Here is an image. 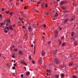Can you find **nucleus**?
<instances>
[{
  "mask_svg": "<svg viewBox=\"0 0 78 78\" xmlns=\"http://www.w3.org/2000/svg\"><path fill=\"white\" fill-rule=\"evenodd\" d=\"M24 9H27V7L25 6L24 8Z\"/></svg>",
  "mask_w": 78,
  "mask_h": 78,
  "instance_id": "nucleus-37",
  "label": "nucleus"
},
{
  "mask_svg": "<svg viewBox=\"0 0 78 78\" xmlns=\"http://www.w3.org/2000/svg\"><path fill=\"white\" fill-rule=\"evenodd\" d=\"M26 75H30V73L29 72H27L26 73Z\"/></svg>",
  "mask_w": 78,
  "mask_h": 78,
  "instance_id": "nucleus-21",
  "label": "nucleus"
},
{
  "mask_svg": "<svg viewBox=\"0 0 78 78\" xmlns=\"http://www.w3.org/2000/svg\"><path fill=\"white\" fill-rule=\"evenodd\" d=\"M36 39H35L34 41L33 42V43L35 44V42H36Z\"/></svg>",
  "mask_w": 78,
  "mask_h": 78,
  "instance_id": "nucleus-41",
  "label": "nucleus"
},
{
  "mask_svg": "<svg viewBox=\"0 0 78 78\" xmlns=\"http://www.w3.org/2000/svg\"><path fill=\"white\" fill-rule=\"evenodd\" d=\"M64 38V37L63 36V37H62L61 38V39H63Z\"/></svg>",
  "mask_w": 78,
  "mask_h": 78,
  "instance_id": "nucleus-55",
  "label": "nucleus"
},
{
  "mask_svg": "<svg viewBox=\"0 0 78 78\" xmlns=\"http://www.w3.org/2000/svg\"><path fill=\"white\" fill-rule=\"evenodd\" d=\"M75 33L74 32H72V37H73V36H74V35H75Z\"/></svg>",
  "mask_w": 78,
  "mask_h": 78,
  "instance_id": "nucleus-25",
  "label": "nucleus"
},
{
  "mask_svg": "<svg viewBox=\"0 0 78 78\" xmlns=\"http://www.w3.org/2000/svg\"><path fill=\"white\" fill-rule=\"evenodd\" d=\"M43 34H44V35H45V33H43Z\"/></svg>",
  "mask_w": 78,
  "mask_h": 78,
  "instance_id": "nucleus-64",
  "label": "nucleus"
},
{
  "mask_svg": "<svg viewBox=\"0 0 78 78\" xmlns=\"http://www.w3.org/2000/svg\"><path fill=\"white\" fill-rule=\"evenodd\" d=\"M19 53L20 55H22V51H20L19 52Z\"/></svg>",
  "mask_w": 78,
  "mask_h": 78,
  "instance_id": "nucleus-23",
  "label": "nucleus"
},
{
  "mask_svg": "<svg viewBox=\"0 0 78 78\" xmlns=\"http://www.w3.org/2000/svg\"><path fill=\"white\" fill-rule=\"evenodd\" d=\"M59 44L61 45V44H62V41H61L60 40H58Z\"/></svg>",
  "mask_w": 78,
  "mask_h": 78,
  "instance_id": "nucleus-15",
  "label": "nucleus"
},
{
  "mask_svg": "<svg viewBox=\"0 0 78 78\" xmlns=\"http://www.w3.org/2000/svg\"><path fill=\"white\" fill-rule=\"evenodd\" d=\"M43 37V41H44V38H45V37Z\"/></svg>",
  "mask_w": 78,
  "mask_h": 78,
  "instance_id": "nucleus-46",
  "label": "nucleus"
},
{
  "mask_svg": "<svg viewBox=\"0 0 78 78\" xmlns=\"http://www.w3.org/2000/svg\"><path fill=\"white\" fill-rule=\"evenodd\" d=\"M23 29H25V26H23Z\"/></svg>",
  "mask_w": 78,
  "mask_h": 78,
  "instance_id": "nucleus-49",
  "label": "nucleus"
},
{
  "mask_svg": "<svg viewBox=\"0 0 78 78\" xmlns=\"http://www.w3.org/2000/svg\"><path fill=\"white\" fill-rule=\"evenodd\" d=\"M69 66H72V63H70L69 64Z\"/></svg>",
  "mask_w": 78,
  "mask_h": 78,
  "instance_id": "nucleus-27",
  "label": "nucleus"
},
{
  "mask_svg": "<svg viewBox=\"0 0 78 78\" xmlns=\"http://www.w3.org/2000/svg\"><path fill=\"white\" fill-rule=\"evenodd\" d=\"M55 34H58V31L56 30L55 31Z\"/></svg>",
  "mask_w": 78,
  "mask_h": 78,
  "instance_id": "nucleus-16",
  "label": "nucleus"
},
{
  "mask_svg": "<svg viewBox=\"0 0 78 78\" xmlns=\"http://www.w3.org/2000/svg\"><path fill=\"white\" fill-rule=\"evenodd\" d=\"M41 54L42 56H44L45 55V52L44 51H42Z\"/></svg>",
  "mask_w": 78,
  "mask_h": 78,
  "instance_id": "nucleus-2",
  "label": "nucleus"
},
{
  "mask_svg": "<svg viewBox=\"0 0 78 78\" xmlns=\"http://www.w3.org/2000/svg\"><path fill=\"white\" fill-rule=\"evenodd\" d=\"M21 2H23V0H20Z\"/></svg>",
  "mask_w": 78,
  "mask_h": 78,
  "instance_id": "nucleus-54",
  "label": "nucleus"
},
{
  "mask_svg": "<svg viewBox=\"0 0 78 78\" xmlns=\"http://www.w3.org/2000/svg\"><path fill=\"white\" fill-rule=\"evenodd\" d=\"M68 19H66L65 20V23H66V22L68 21Z\"/></svg>",
  "mask_w": 78,
  "mask_h": 78,
  "instance_id": "nucleus-28",
  "label": "nucleus"
},
{
  "mask_svg": "<svg viewBox=\"0 0 78 78\" xmlns=\"http://www.w3.org/2000/svg\"><path fill=\"white\" fill-rule=\"evenodd\" d=\"M19 19L21 22H22V23H24L23 22V18H22V19L21 18H19Z\"/></svg>",
  "mask_w": 78,
  "mask_h": 78,
  "instance_id": "nucleus-12",
  "label": "nucleus"
},
{
  "mask_svg": "<svg viewBox=\"0 0 78 78\" xmlns=\"http://www.w3.org/2000/svg\"><path fill=\"white\" fill-rule=\"evenodd\" d=\"M44 5H45V4L44 3V2H43L42 5H41V9H42V8H44Z\"/></svg>",
  "mask_w": 78,
  "mask_h": 78,
  "instance_id": "nucleus-8",
  "label": "nucleus"
},
{
  "mask_svg": "<svg viewBox=\"0 0 78 78\" xmlns=\"http://www.w3.org/2000/svg\"><path fill=\"white\" fill-rule=\"evenodd\" d=\"M47 72H51V73H52V72H53L51 70H49V69H48L47 70Z\"/></svg>",
  "mask_w": 78,
  "mask_h": 78,
  "instance_id": "nucleus-14",
  "label": "nucleus"
},
{
  "mask_svg": "<svg viewBox=\"0 0 78 78\" xmlns=\"http://www.w3.org/2000/svg\"><path fill=\"white\" fill-rule=\"evenodd\" d=\"M58 13H56L55 16H54V17H57V16H58Z\"/></svg>",
  "mask_w": 78,
  "mask_h": 78,
  "instance_id": "nucleus-19",
  "label": "nucleus"
},
{
  "mask_svg": "<svg viewBox=\"0 0 78 78\" xmlns=\"http://www.w3.org/2000/svg\"><path fill=\"white\" fill-rule=\"evenodd\" d=\"M12 58H15V55L14 54L12 53Z\"/></svg>",
  "mask_w": 78,
  "mask_h": 78,
  "instance_id": "nucleus-9",
  "label": "nucleus"
},
{
  "mask_svg": "<svg viewBox=\"0 0 78 78\" xmlns=\"http://www.w3.org/2000/svg\"><path fill=\"white\" fill-rule=\"evenodd\" d=\"M10 29L11 30H13V28H12V26H10Z\"/></svg>",
  "mask_w": 78,
  "mask_h": 78,
  "instance_id": "nucleus-24",
  "label": "nucleus"
},
{
  "mask_svg": "<svg viewBox=\"0 0 78 78\" xmlns=\"http://www.w3.org/2000/svg\"><path fill=\"white\" fill-rule=\"evenodd\" d=\"M50 42H51V41H49V42L48 43V44H49L50 43Z\"/></svg>",
  "mask_w": 78,
  "mask_h": 78,
  "instance_id": "nucleus-50",
  "label": "nucleus"
},
{
  "mask_svg": "<svg viewBox=\"0 0 78 78\" xmlns=\"http://www.w3.org/2000/svg\"><path fill=\"white\" fill-rule=\"evenodd\" d=\"M59 28L60 30H62V28H61V27H59Z\"/></svg>",
  "mask_w": 78,
  "mask_h": 78,
  "instance_id": "nucleus-47",
  "label": "nucleus"
},
{
  "mask_svg": "<svg viewBox=\"0 0 78 78\" xmlns=\"http://www.w3.org/2000/svg\"><path fill=\"white\" fill-rule=\"evenodd\" d=\"M73 78H76V76H73Z\"/></svg>",
  "mask_w": 78,
  "mask_h": 78,
  "instance_id": "nucleus-34",
  "label": "nucleus"
},
{
  "mask_svg": "<svg viewBox=\"0 0 78 78\" xmlns=\"http://www.w3.org/2000/svg\"><path fill=\"white\" fill-rule=\"evenodd\" d=\"M75 17H73L71 19H70L69 20L70 22H72L73 20H75Z\"/></svg>",
  "mask_w": 78,
  "mask_h": 78,
  "instance_id": "nucleus-4",
  "label": "nucleus"
},
{
  "mask_svg": "<svg viewBox=\"0 0 78 78\" xmlns=\"http://www.w3.org/2000/svg\"><path fill=\"white\" fill-rule=\"evenodd\" d=\"M65 45H66V43H64L63 44H62V46H64Z\"/></svg>",
  "mask_w": 78,
  "mask_h": 78,
  "instance_id": "nucleus-29",
  "label": "nucleus"
},
{
  "mask_svg": "<svg viewBox=\"0 0 78 78\" xmlns=\"http://www.w3.org/2000/svg\"><path fill=\"white\" fill-rule=\"evenodd\" d=\"M21 63H22V64H24V65H25V66H27V64L26 63H25V62H24L23 61H22Z\"/></svg>",
  "mask_w": 78,
  "mask_h": 78,
  "instance_id": "nucleus-3",
  "label": "nucleus"
},
{
  "mask_svg": "<svg viewBox=\"0 0 78 78\" xmlns=\"http://www.w3.org/2000/svg\"><path fill=\"white\" fill-rule=\"evenodd\" d=\"M37 12H39V11H37V10H35Z\"/></svg>",
  "mask_w": 78,
  "mask_h": 78,
  "instance_id": "nucleus-59",
  "label": "nucleus"
},
{
  "mask_svg": "<svg viewBox=\"0 0 78 78\" xmlns=\"http://www.w3.org/2000/svg\"><path fill=\"white\" fill-rule=\"evenodd\" d=\"M1 26H0V27H2V28H4V26L5 25V24L3 23H2L1 24Z\"/></svg>",
  "mask_w": 78,
  "mask_h": 78,
  "instance_id": "nucleus-5",
  "label": "nucleus"
},
{
  "mask_svg": "<svg viewBox=\"0 0 78 78\" xmlns=\"http://www.w3.org/2000/svg\"><path fill=\"white\" fill-rule=\"evenodd\" d=\"M13 14V12H11L10 13L11 16H12V14Z\"/></svg>",
  "mask_w": 78,
  "mask_h": 78,
  "instance_id": "nucleus-52",
  "label": "nucleus"
},
{
  "mask_svg": "<svg viewBox=\"0 0 78 78\" xmlns=\"http://www.w3.org/2000/svg\"><path fill=\"white\" fill-rule=\"evenodd\" d=\"M12 75H13V76H15V75H16V74H15L14 73H13L12 74Z\"/></svg>",
  "mask_w": 78,
  "mask_h": 78,
  "instance_id": "nucleus-36",
  "label": "nucleus"
},
{
  "mask_svg": "<svg viewBox=\"0 0 78 78\" xmlns=\"http://www.w3.org/2000/svg\"><path fill=\"white\" fill-rule=\"evenodd\" d=\"M25 69V70L27 71V68H26V67H24Z\"/></svg>",
  "mask_w": 78,
  "mask_h": 78,
  "instance_id": "nucleus-61",
  "label": "nucleus"
},
{
  "mask_svg": "<svg viewBox=\"0 0 78 78\" xmlns=\"http://www.w3.org/2000/svg\"><path fill=\"white\" fill-rule=\"evenodd\" d=\"M65 3V2H61V4H60L61 5H63Z\"/></svg>",
  "mask_w": 78,
  "mask_h": 78,
  "instance_id": "nucleus-20",
  "label": "nucleus"
},
{
  "mask_svg": "<svg viewBox=\"0 0 78 78\" xmlns=\"http://www.w3.org/2000/svg\"><path fill=\"white\" fill-rule=\"evenodd\" d=\"M16 62V60H14V61L13 62L15 63Z\"/></svg>",
  "mask_w": 78,
  "mask_h": 78,
  "instance_id": "nucleus-63",
  "label": "nucleus"
},
{
  "mask_svg": "<svg viewBox=\"0 0 78 78\" xmlns=\"http://www.w3.org/2000/svg\"><path fill=\"white\" fill-rule=\"evenodd\" d=\"M61 8L62 9H66V8L64 7H61Z\"/></svg>",
  "mask_w": 78,
  "mask_h": 78,
  "instance_id": "nucleus-22",
  "label": "nucleus"
},
{
  "mask_svg": "<svg viewBox=\"0 0 78 78\" xmlns=\"http://www.w3.org/2000/svg\"><path fill=\"white\" fill-rule=\"evenodd\" d=\"M58 37V34H55L54 37L55 38H57Z\"/></svg>",
  "mask_w": 78,
  "mask_h": 78,
  "instance_id": "nucleus-11",
  "label": "nucleus"
},
{
  "mask_svg": "<svg viewBox=\"0 0 78 78\" xmlns=\"http://www.w3.org/2000/svg\"><path fill=\"white\" fill-rule=\"evenodd\" d=\"M29 58L30 59V60H31V56H29Z\"/></svg>",
  "mask_w": 78,
  "mask_h": 78,
  "instance_id": "nucleus-35",
  "label": "nucleus"
},
{
  "mask_svg": "<svg viewBox=\"0 0 78 78\" xmlns=\"http://www.w3.org/2000/svg\"><path fill=\"white\" fill-rule=\"evenodd\" d=\"M42 57H40V59L38 60V62L39 63L41 64L42 62Z\"/></svg>",
  "mask_w": 78,
  "mask_h": 78,
  "instance_id": "nucleus-1",
  "label": "nucleus"
},
{
  "mask_svg": "<svg viewBox=\"0 0 78 78\" xmlns=\"http://www.w3.org/2000/svg\"><path fill=\"white\" fill-rule=\"evenodd\" d=\"M21 77L22 78H23V74H21Z\"/></svg>",
  "mask_w": 78,
  "mask_h": 78,
  "instance_id": "nucleus-44",
  "label": "nucleus"
},
{
  "mask_svg": "<svg viewBox=\"0 0 78 78\" xmlns=\"http://www.w3.org/2000/svg\"><path fill=\"white\" fill-rule=\"evenodd\" d=\"M32 62L34 64H35V61H33Z\"/></svg>",
  "mask_w": 78,
  "mask_h": 78,
  "instance_id": "nucleus-43",
  "label": "nucleus"
},
{
  "mask_svg": "<svg viewBox=\"0 0 78 78\" xmlns=\"http://www.w3.org/2000/svg\"><path fill=\"white\" fill-rule=\"evenodd\" d=\"M7 23L6 24V25H8V23H10V20L9 19H8L7 20Z\"/></svg>",
  "mask_w": 78,
  "mask_h": 78,
  "instance_id": "nucleus-10",
  "label": "nucleus"
},
{
  "mask_svg": "<svg viewBox=\"0 0 78 78\" xmlns=\"http://www.w3.org/2000/svg\"><path fill=\"white\" fill-rule=\"evenodd\" d=\"M45 7H46V8L47 7V6H48V5H47V4H46V5H45Z\"/></svg>",
  "mask_w": 78,
  "mask_h": 78,
  "instance_id": "nucleus-53",
  "label": "nucleus"
},
{
  "mask_svg": "<svg viewBox=\"0 0 78 78\" xmlns=\"http://www.w3.org/2000/svg\"><path fill=\"white\" fill-rule=\"evenodd\" d=\"M2 11H5V9L3 8H2Z\"/></svg>",
  "mask_w": 78,
  "mask_h": 78,
  "instance_id": "nucleus-42",
  "label": "nucleus"
},
{
  "mask_svg": "<svg viewBox=\"0 0 78 78\" xmlns=\"http://www.w3.org/2000/svg\"><path fill=\"white\" fill-rule=\"evenodd\" d=\"M46 75H47V76H48V73H47L46 74Z\"/></svg>",
  "mask_w": 78,
  "mask_h": 78,
  "instance_id": "nucleus-60",
  "label": "nucleus"
},
{
  "mask_svg": "<svg viewBox=\"0 0 78 78\" xmlns=\"http://www.w3.org/2000/svg\"><path fill=\"white\" fill-rule=\"evenodd\" d=\"M34 50H35L36 49V46H34Z\"/></svg>",
  "mask_w": 78,
  "mask_h": 78,
  "instance_id": "nucleus-58",
  "label": "nucleus"
},
{
  "mask_svg": "<svg viewBox=\"0 0 78 78\" xmlns=\"http://www.w3.org/2000/svg\"><path fill=\"white\" fill-rule=\"evenodd\" d=\"M55 61L56 62V63L57 64H59V62L58 61V60L57 59H55Z\"/></svg>",
  "mask_w": 78,
  "mask_h": 78,
  "instance_id": "nucleus-13",
  "label": "nucleus"
},
{
  "mask_svg": "<svg viewBox=\"0 0 78 78\" xmlns=\"http://www.w3.org/2000/svg\"><path fill=\"white\" fill-rule=\"evenodd\" d=\"M57 52H58V50H55L54 51V53H53V55H55L56 54Z\"/></svg>",
  "mask_w": 78,
  "mask_h": 78,
  "instance_id": "nucleus-6",
  "label": "nucleus"
},
{
  "mask_svg": "<svg viewBox=\"0 0 78 78\" xmlns=\"http://www.w3.org/2000/svg\"><path fill=\"white\" fill-rule=\"evenodd\" d=\"M6 13H7V14H9V12H10L9 11H6Z\"/></svg>",
  "mask_w": 78,
  "mask_h": 78,
  "instance_id": "nucleus-32",
  "label": "nucleus"
},
{
  "mask_svg": "<svg viewBox=\"0 0 78 78\" xmlns=\"http://www.w3.org/2000/svg\"><path fill=\"white\" fill-rule=\"evenodd\" d=\"M12 69H13V70H15V67L14 66H13L12 67Z\"/></svg>",
  "mask_w": 78,
  "mask_h": 78,
  "instance_id": "nucleus-45",
  "label": "nucleus"
},
{
  "mask_svg": "<svg viewBox=\"0 0 78 78\" xmlns=\"http://www.w3.org/2000/svg\"><path fill=\"white\" fill-rule=\"evenodd\" d=\"M59 75H56L55 76H54L53 78H59Z\"/></svg>",
  "mask_w": 78,
  "mask_h": 78,
  "instance_id": "nucleus-7",
  "label": "nucleus"
},
{
  "mask_svg": "<svg viewBox=\"0 0 78 78\" xmlns=\"http://www.w3.org/2000/svg\"><path fill=\"white\" fill-rule=\"evenodd\" d=\"M30 3H32V2H33L34 3V0H30Z\"/></svg>",
  "mask_w": 78,
  "mask_h": 78,
  "instance_id": "nucleus-26",
  "label": "nucleus"
},
{
  "mask_svg": "<svg viewBox=\"0 0 78 78\" xmlns=\"http://www.w3.org/2000/svg\"><path fill=\"white\" fill-rule=\"evenodd\" d=\"M0 17L2 18V14H0Z\"/></svg>",
  "mask_w": 78,
  "mask_h": 78,
  "instance_id": "nucleus-39",
  "label": "nucleus"
},
{
  "mask_svg": "<svg viewBox=\"0 0 78 78\" xmlns=\"http://www.w3.org/2000/svg\"><path fill=\"white\" fill-rule=\"evenodd\" d=\"M12 26L13 27H16V26H15V25H13Z\"/></svg>",
  "mask_w": 78,
  "mask_h": 78,
  "instance_id": "nucleus-57",
  "label": "nucleus"
},
{
  "mask_svg": "<svg viewBox=\"0 0 78 78\" xmlns=\"http://www.w3.org/2000/svg\"><path fill=\"white\" fill-rule=\"evenodd\" d=\"M33 26L34 27H36V24H35L33 25Z\"/></svg>",
  "mask_w": 78,
  "mask_h": 78,
  "instance_id": "nucleus-48",
  "label": "nucleus"
},
{
  "mask_svg": "<svg viewBox=\"0 0 78 78\" xmlns=\"http://www.w3.org/2000/svg\"><path fill=\"white\" fill-rule=\"evenodd\" d=\"M73 6H76V3H74L73 4Z\"/></svg>",
  "mask_w": 78,
  "mask_h": 78,
  "instance_id": "nucleus-31",
  "label": "nucleus"
},
{
  "mask_svg": "<svg viewBox=\"0 0 78 78\" xmlns=\"http://www.w3.org/2000/svg\"><path fill=\"white\" fill-rule=\"evenodd\" d=\"M28 30L30 31H31V28L30 27H29Z\"/></svg>",
  "mask_w": 78,
  "mask_h": 78,
  "instance_id": "nucleus-18",
  "label": "nucleus"
},
{
  "mask_svg": "<svg viewBox=\"0 0 78 78\" xmlns=\"http://www.w3.org/2000/svg\"><path fill=\"white\" fill-rule=\"evenodd\" d=\"M18 51L17 49H14V51Z\"/></svg>",
  "mask_w": 78,
  "mask_h": 78,
  "instance_id": "nucleus-38",
  "label": "nucleus"
},
{
  "mask_svg": "<svg viewBox=\"0 0 78 78\" xmlns=\"http://www.w3.org/2000/svg\"><path fill=\"white\" fill-rule=\"evenodd\" d=\"M43 27H46V25L45 24H44L43 25Z\"/></svg>",
  "mask_w": 78,
  "mask_h": 78,
  "instance_id": "nucleus-51",
  "label": "nucleus"
},
{
  "mask_svg": "<svg viewBox=\"0 0 78 78\" xmlns=\"http://www.w3.org/2000/svg\"><path fill=\"white\" fill-rule=\"evenodd\" d=\"M13 65L14 66H16V64H14Z\"/></svg>",
  "mask_w": 78,
  "mask_h": 78,
  "instance_id": "nucleus-56",
  "label": "nucleus"
},
{
  "mask_svg": "<svg viewBox=\"0 0 78 78\" xmlns=\"http://www.w3.org/2000/svg\"><path fill=\"white\" fill-rule=\"evenodd\" d=\"M7 29L8 31L9 30V28L8 27H5V30H6Z\"/></svg>",
  "mask_w": 78,
  "mask_h": 78,
  "instance_id": "nucleus-17",
  "label": "nucleus"
},
{
  "mask_svg": "<svg viewBox=\"0 0 78 78\" xmlns=\"http://www.w3.org/2000/svg\"><path fill=\"white\" fill-rule=\"evenodd\" d=\"M40 3H40V2H37L38 4H40Z\"/></svg>",
  "mask_w": 78,
  "mask_h": 78,
  "instance_id": "nucleus-62",
  "label": "nucleus"
},
{
  "mask_svg": "<svg viewBox=\"0 0 78 78\" xmlns=\"http://www.w3.org/2000/svg\"><path fill=\"white\" fill-rule=\"evenodd\" d=\"M46 15H47V16H48V15H49V13H48V12H46Z\"/></svg>",
  "mask_w": 78,
  "mask_h": 78,
  "instance_id": "nucleus-30",
  "label": "nucleus"
},
{
  "mask_svg": "<svg viewBox=\"0 0 78 78\" xmlns=\"http://www.w3.org/2000/svg\"><path fill=\"white\" fill-rule=\"evenodd\" d=\"M65 76V75H64V74H62V77H64V76Z\"/></svg>",
  "mask_w": 78,
  "mask_h": 78,
  "instance_id": "nucleus-33",
  "label": "nucleus"
},
{
  "mask_svg": "<svg viewBox=\"0 0 78 78\" xmlns=\"http://www.w3.org/2000/svg\"><path fill=\"white\" fill-rule=\"evenodd\" d=\"M5 33H8V31L6 30H5Z\"/></svg>",
  "mask_w": 78,
  "mask_h": 78,
  "instance_id": "nucleus-40",
  "label": "nucleus"
}]
</instances>
